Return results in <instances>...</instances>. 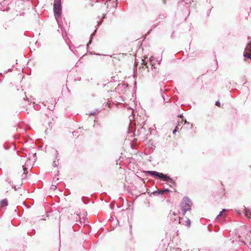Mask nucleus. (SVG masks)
<instances>
[{
    "label": "nucleus",
    "instance_id": "f257e3e1",
    "mask_svg": "<svg viewBox=\"0 0 251 251\" xmlns=\"http://www.w3.org/2000/svg\"><path fill=\"white\" fill-rule=\"evenodd\" d=\"M53 13L55 18L58 24L59 27L62 31V36L67 35L65 28L59 23V19L61 18L62 14L61 0H54L53 2Z\"/></svg>",
    "mask_w": 251,
    "mask_h": 251
},
{
    "label": "nucleus",
    "instance_id": "f03ea898",
    "mask_svg": "<svg viewBox=\"0 0 251 251\" xmlns=\"http://www.w3.org/2000/svg\"><path fill=\"white\" fill-rule=\"evenodd\" d=\"M145 173L147 176H151L154 178L160 179L164 181L171 183L174 186H176V183L167 174L155 171H147Z\"/></svg>",
    "mask_w": 251,
    "mask_h": 251
},
{
    "label": "nucleus",
    "instance_id": "7ed1b4c3",
    "mask_svg": "<svg viewBox=\"0 0 251 251\" xmlns=\"http://www.w3.org/2000/svg\"><path fill=\"white\" fill-rule=\"evenodd\" d=\"M192 201L191 199L187 196H185L180 201V206L183 215H184L187 211L191 209Z\"/></svg>",
    "mask_w": 251,
    "mask_h": 251
},
{
    "label": "nucleus",
    "instance_id": "20e7f679",
    "mask_svg": "<svg viewBox=\"0 0 251 251\" xmlns=\"http://www.w3.org/2000/svg\"><path fill=\"white\" fill-rule=\"evenodd\" d=\"M152 57L150 58L149 64L151 66V70L152 72V76L154 78H160V74L159 73L158 69L155 66V63L152 62Z\"/></svg>",
    "mask_w": 251,
    "mask_h": 251
},
{
    "label": "nucleus",
    "instance_id": "39448f33",
    "mask_svg": "<svg viewBox=\"0 0 251 251\" xmlns=\"http://www.w3.org/2000/svg\"><path fill=\"white\" fill-rule=\"evenodd\" d=\"M33 157L34 159V160L32 161V162H35L36 160L37 157H36V153H29L27 160L26 161L25 164L23 165V170L24 171V174L25 173V171H27V168H26V166H28L29 165H31V158Z\"/></svg>",
    "mask_w": 251,
    "mask_h": 251
},
{
    "label": "nucleus",
    "instance_id": "423d86ee",
    "mask_svg": "<svg viewBox=\"0 0 251 251\" xmlns=\"http://www.w3.org/2000/svg\"><path fill=\"white\" fill-rule=\"evenodd\" d=\"M235 211L239 215H241L242 214H244L248 218H250L249 214L251 215V212L250 210L247 208L245 206L243 207L242 211H241L240 210H235Z\"/></svg>",
    "mask_w": 251,
    "mask_h": 251
},
{
    "label": "nucleus",
    "instance_id": "0eeeda50",
    "mask_svg": "<svg viewBox=\"0 0 251 251\" xmlns=\"http://www.w3.org/2000/svg\"><path fill=\"white\" fill-rule=\"evenodd\" d=\"M8 4L7 0H0V9L1 11H7L9 8L7 7Z\"/></svg>",
    "mask_w": 251,
    "mask_h": 251
},
{
    "label": "nucleus",
    "instance_id": "6e6552de",
    "mask_svg": "<svg viewBox=\"0 0 251 251\" xmlns=\"http://www.w3.org/2000/svg\"><path fill=\"white\" fill-rule=\"evenodd\" d=\"M246 50L247 52H244V57L245 58H251V43H248Z\"/></svg>",
    "mask_w": 251,
    "mask_h": 251
},
{
    "label": "nucleus",
    "instance_id": "1a4fd4ad",
    "mask_svg": "<svg viewBox=\"0 0 251 251\" xmlns=\"http://www.w3.org/2000/svg\"><path fill=\"white\" fill-rule=\"evenodd\" d=\"M105 14H103L101 21L100 22H98V24L97 25L96 29L94 30V31L90 35V40H89L88 43L87 45V46H88L89 44H91L92 40H93V38L95 35L96 33L97 32V28L99 26V25L101 24L102 21V19H103L105 18Z\"/></svg>",
    "mask_w": 251,
    "mask_h": 251
},
{
    "label": "nucleus",
    "instance_id": "9d476101",
    "mask_svg": "<svg viewBox=\"0 0 251 251\" xmlns=\"http://www.w3.org/2000/svg\"><path fill=\"white\" fill-rule=\"evenodd\" d=\"M160 89L159 92H160V95L162 97V100H163L165 98V97H166V96H167V95L166 94V93L165 92L166 90L165 89V86L163 82H162L161 83H160Z\"/></svg>",
    "mask_w": 251,
    "mask_h": 251
},
{
    "label": "nucleus",
    "instance_id": "9b49d317",
    "mask_svg": "<svg viewBox=\"0 0 251 251\" xmlns=\"http://www.w3.org/2000/svg\"><path fill=\"white\" fill-rule=\"evenodd\" d=\"M163 195V192H162L161 190H155L153 191L151 194V196H160L161 195Z\"/></svg>",
    "mask_w": 251,
    "mask_h": 251
},
{
    "label": "nucleus",
    "instance_id": "f8f14e48",
    "mask_svg": "<svg viewBox=\"0 0 251 251\" xmlns=\"http://www.w3.org/2000/svg\"><path fill=\"white\" fill-rule=\"evenodd\" d=\"M142 65L143 68H147L148 70V71H149V67L148 65V61L146 60L145 58L144 59H142Z\"/></svg>",
    "mask_w": 251,
    "mask_h": 251
},
{
    "label": "nucleus",
    "instance_id": "ddd939ff",
    "mask_svg": "<svg viewBox=\"0 0 251 251\" xmlns=\"http://www.w3.org/2000/svg\"><path fill=\"white\" fill-rule=\"evenodd\" d=\"M191 1H193V0H190L189 2H185V0H181L179 2V4L180 5V4H182L183 5H185L187 7V5H188L189 3H191Z\"/></svg>",
    "mask_w": 251,
    "mask_h": 251
},
{
    "label": "nucleus",
    "instance_id": "4468645a",
    "mask_svg": "<svg viewBox=\"0 0 251 251\" xmlns=\"http://www.w3.org/2000/svg\"><path fill=\"white\" fill-rule=\"evenodd\" d=\"M0 204L1 206H7L8 205V201L7 199L2 200L0 201Z\"/></svg>",
    "mask_w": 251,
    "mask_h": 251
},
{
    "label": "nucleus",
    "instance_id": "2eb2a0df",
    "mask_svg": "<svg viewBox=\"0 0 251 251\" xmlns=\"http://www.w3.org/2000/svg\"><path fill=\"white\" fill-rule=\"evenodd\" d=\"M239 242H241V244L240 245H246L250 249H251V242H250L249 244L248 245L244 241H242V240H239Z\"/></svg>",
    "mask_w": 251,
    "mask_h": 251
},
{
    "label": "nucleus",
    "instance_id": "dca6fc26",
    "mask_svg": "<svg viewBox=\"0 0 251 251\" xmlns=\"http://www.w3.org/2000/svg\"><path fill=\"white\" fill-rule=\"evenodd\" d=\"M163 101L164 103H168L171 102L170 99L168 95L166 96V97H165Z\"/></svg>",
    "mask_w": 251,
    "mask_h": 251
},
{
    "label": "nucleus",
    "instance_id": "f3484780",
    "mask_svg": "<svg viewBox=\"0 0 251 251\" xmlns=\"http://www.w3.org/2000/svg\"><path fill=\"white\" fill-rule=\"evenodd\" d=\"M81 199L83 203L85 204H87L89 201V199L84 196L82 197Z\"/></svg>",
    "mask_w": 251,
    "mask_h": 251
},
{
    "label": "nucleus",
    "instance_id": "a211bd4d",
    "mask_svg": "<svg viewBox=\"0 0 251 251\" xmlns=\"http://www.w3.org/2000/svg\"><path fill=\"white\" fill-rule=\"evenodd\" d=\"M226 211V209H223L222 211H221L219 213V214L217 215V216L216 217V219H218L220 217L222 216V215H223V213L224 211Z\"/></svg>",
    "mask_w": 251,
    "mask_h": 251
},
{
    "label": "nucleus",
    "instance_id": "6ab92c4d",
    "mask_svg": "<svg viewBox=\"0 0 251 251\" xmlns=\"http://www.w3.org/2000/svg\"><path fill=\"white\" fill-rule=\"evenodd\" d=\"M166 17V14H161L158 16V19L162 20Z\"/></svg>",
    "mask_w": 251,
    "mask_h": 251
},
{
    "label": "nucleus",
    "instance_id": "aec40b11",
    "mask_svg": "<svg viewBox=\"0 0 251 251\" xmlns=\"http://www.w3.org/2000/svg\"><path fill=\"white\" fill-rule=\"evenodd\" d=\"M98 112H99V110L98 109H96L93 112H90L88 114L90 116H94V115H96L97 114V113H98Z\"/></svg>",
    "mask_w": 251,
    "mask_h": 251
},
{
    "label": "nucleus",
    "instance_id": "412c9836",
    "mask_svg": "<svg viewBox=\"0 0 251 251\" xmlns=\"http://www.w3.org/2000/svg\"><path fill=\"white\" fill-rule=\"evenodd\" d=\"M171 215L174 216L176 217V218H178L179 219V223H180V218L178 216V214L177 213H176L175 211L172 212V213H171Z\"/></svg>",
    "mask_w": 251,
    "mask_h": 251
},
{
    "label": "nucleus",
    "instance_id": "4be33fe9",
    "mask_svg": "<svg viewBox=\"0 0 251 251\" xmlns=\"http://www.w3.org/2000/svg\"><path fill=\"white\" fill-rule=\"evenodd\" d=\"M162 192H163V194L165 193H169L171 192V190H169L168 188H165L162 190H161Z\"/></svg>",
    "mask_w": 251,
    "mask_h": 251
},
{
    "label": "nucleus",
    "instance_id": "5701e85b",
    "mask_svg": "<svg viewBox=\"0 0 251 251\" xmlns=\"http://www.w3.org/2000/svg\"><path fill=\"white\" fill-rule=\"evenodd\" d=\"M186 226H190L191 225V221L190 219H187V220L185 221Z\"/></svg>",
    "mask_w": 251,
    "mask_h": 251
},
{
    "label": "nucleus",
    "instance_id": "b1692460",
    "mask_svg": "<svg viewBox=\"0 0 251 251\" xmlns=\"http://www.w3.org/2000/svg\"><path fill=\"white\" fill-rule=\"evenodd\" d=\"M172 212V211H171L170 213V216H171V217H170L171 220H172V221H176V219H177V218H176V217H175V216H174V217H172L173 216H172V215H171V212Z\"/></svg>",
    "mask_w": 251,
    "mask_h": 251
},
{
    "label": "nucleus",
    "instance_id": "393cba45",
    "mask_svg": "<svg viewBox=\"0 0 251 251\" xmlns=\"http://www.w3.org/2000/svg\"><path fill=\"white\" fill-rule=\"evenodd\" d=\"M35 230L34 229H32L30 232H27L28 234L34 235V234H35Z\"/></svg>",
    "mask_w": 251,
    "mask_h": 251
},
{
    "label": "nucleus",
    "instance_id": "a878e982",
    "mask_svg": "<svg viewBox=\"0 0 251 251\" xmlns=\"http://www.w3.org/2000/svg\"><path fill=\"white\" fill-rule=\"evenodd\" d=\"M56 188H57V186H56V185H53V184L51 185V187H50V189H52V190H56Z\"/></svg>",
    "mask_w": 251,
    "mask_h": 251
},
{
    "label": "nucleus",
    "instance_id": "bb28decb",
    "mask_svg": "<svg viewBox=\"0 0 251 251\" xmlns=\"http://www.w3.org/2000/svg\"><path fill=\"white\" fill-rule=\"evenodd\" d=\"M178 129V126H176L175 127V128L173 130V133L174 134H175V133L177 131Z\"/></svg>",
    "mask_w": 251,
    "mask_h": 251
},
{
    "label": "nucleus",
    "instance_id": "cd10ccee",
    "mask_svg": "<svg viewBox=\"0 0 251 251\" xmlns=\"http://www.w3.org/2000/svg\"><path fill=\"white\" fill-rule=\"evenodd\" d=\"M171 251H182V250L181 249L178 248L176 249L173 248V250H172Z\"/></svg>",
    "mask_w": 251,
    "mask_h": 251
},
{
    "label": "nucleus",
    "instance_id": "c85d7f7f",
    "mask_svg": "<svg viewBox=\"0 0 251 251\" xmlns=\"http://www.w3.org/2000/svg\"><path fill=\"white\" fill-rule=\"evenodd\" d=\"M215 105L216 106H218L219 107H220L221 106V103H220V102L219 101V100H217L215 102Z\"/></svg>",
    "mask_w": 251,
    "mask_h": 251
},
{
    "label": "nucleus",
    "instance_id": "c756f323",
    "mask_svg": "<svg viewBox=\"0 0 251 251\" xmlns=\"http://www.w3.org/2000/svg\"><path fill=\"white\" fill-rule=\"evenodd\" d=\"M115 0H113V4H112V6H113V7H114V6H117V3H116V2H115Z\"/></svg>",
    "mask_w": 251,
    "mask_h": 251
},
{
    "label": "nucleus",
    "instance_id": "7c9ffc66",
    "mask_svg": "<svg viewBox=\"0 0 251 251\" xmlns=\"http://www.w3.org/2000/svg\"><path fill=\"white\" fill-rule=\"evenodd\" d=\"M211 10V8L207 11V16H209V15L210 14Z\"/></svg>",
    "mask_w": 251,
    "mask_h": 251
},
{
    "label": "nucleus",
    "instance_id": "2f4dec72",
    "mask_svg": "<svg viewBox=\"0 0 251 251\" xmlns=\"http://www.w3.org/2000/svg\"><path fill=\"white\" fill-rule=\"evenodd\" d=\"M3 147L4 148V149L6 150H8L9 149V147H7L5 145H3Z\"/></svg>",
    "mask_w": 251,
    "mask_h": 251
},
{
    "label": "nucleus",
    "instance_id": "473e14b6",
    "mask_svg": "<svg viewBox=\"0 0 251 251\" xmlns=\"http://www.w3.org/2000/svg\"><path fill=\"white\" fill-rule=\"evenodd\" d=\"M158 24V23H157L156 25H155V24L153 25H152V28H154L157 26V25Z\"/></svg>",
    "mask_w": 251,
    "mask_h": 251
},
{
    "label": "nucleus",
    "instance_id": "72a5a7b5",
    "mask_svg": "<svg viewBox=\"0 0 251 251\" xmlns=\"http://www.w3.org/2000/svg\"><path fill=\"white\" fill-rule=\"evenodd\" d=\"M53 166L54 167H57V164H56V163H55V161H54L53 162Z\"/></svg>",
    "mask_w": 251,
    "mask_h": 251
},
{
    "label": "nucleus",
    "instance_id": "f704fd0d",
    "mask_svg": "<svg viewBox=\"0 0 251 251\" xmlns=\"http://www.w3.org/2000/svg\"><path fill=\"white\" fill-rule=\"evenodd\" d=\"M114 77H111V82H112V81H115Z\"/></svg>",
    "mask_w": 251,
    "mask_h": 251
},
{
    "label": "nucleus",
    "instance_id": "c9c22d12",
    "mask_svg": "<svg viewBox=\"0 0 251 251\" xmlns=\"http://www.w3.org/2000/svg\"><path fill=\"white\" fill-rule=\"evenodd\" d=\"M56 159H57L58 155V151L57 150H56Z\"/></svg>",
    "mask_w": 251,
    "mask_h": 251
},
{
    "label": "nucleus",
    "instance_id": "e433bc0d",
    "mask_svg": "<svg viewBox=\"0 0 251 251\" xmlns=\"http://www.w3.org/2000/svg\"><path fill=\"white\" fill-rule=\"evenodd\" d=\"M206 2H207V3H210V2H211V0H206Z\"/></svg>",
    "mask_w": 251,
    "mask_h": 251
},
{
    "label": "nucleus",
    "instance_id": "4c0bfd02",
    "mask_svg": "<svg viewBox=\"0 0 251 251\" xmlns=\"http://www.w3.org/2000/svg\"><path fill=\"white\" fill-rule=\"evenodd\" d=\"M151 30H152V29L148 31V34H150V33H151Z\"/></svg>",
    "mask_w": 251,
    "mask_h": 251
},
{
    "label": "nucleus",
    "instance_id": "58836bf2",
    "mask_svg": "<svg viewBox=\"0 0 251 251\" xmlns=\"http://www.w3.org/2000/svg\"><path fill=\"white\" fill-rule=\"evenodd\" d=\"M26 173H27V171H25V175H26ZM24 173L23 174H22V176H24Z\"/></svg>",
    "mask_w": 251,
    "mask_h": 251
},
{
    "label": "nucleus",
    "instance_id": "ea45409f",
    "mask_svg": "<svg viewBox=\"0 0 251 251\" xmlns=\"http://www.w3.org/2000/svg\"><path fill=\"white\" fill-rule=\"evenodd\" d=\"M136 82L135 81V83H134V86H135V87L136 86Z\"/></svg>",
    "mask_w": 251,
    "mask_h": 251
},
{
    "label": "nucleus",
    "instance_id": "a19ab883",
    "mask_svg": "<svg viewBox=\"0 0 251 251\" xmlns=\"http://www.w3.org/2000/svg\"><path fill=\"white\" fill-rule=\"evenodd\" d=\"M190 29H191L190 26H189V29H188V31H190Z\"/></svg>",
    "mask_w": 251,
    "mask_h": 251
},
{
    "label": "nucleus",
    "instance_id": "79ce46f5",
    "mask_svg": "<svg viewBox=\"0 0 251 251\" xmlns=\"http://www.w3.org/2000/svg\"><path fill=\"white\" fill-rule=\"evenodd\" d=\"M142 129H144V128H143V127H141V130H142Z\"/></svg>",
    "mask_w": 251,
    "mask_h": 251
},
{
    "label": "nucleus",
    "instance_id": "37998d69",
    "mask_svg": "<svg viewBox=\"0 0 251 251\" xmlns=\"http://www.w3.org/2000/svg\"><path fill=\"white\" fill-rule=\"evenodd\" d=\"M160 61L161 60L158 62V64H160Z\"/></svg>",
    "mask_w": 251,
    "mask_h": 251
},
{
    "label": "nucleus",
    "instance_id": "c03bdc74",
    "mask_svg": "<svg viewBox=\"0 0 251 251\" xmlns=\"http://www.w3.org/2000/svg\"><path fill=\"white\" fill-rule=\"evenodd\" d=\"M185 122H186V123H187V122H186V121ZM187 124H189L190 123H189V122H188V123H187Z\"/></svg>",
    "mask_w": 251,
    "mask_h": 251
}]
</instances>
